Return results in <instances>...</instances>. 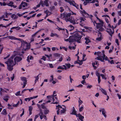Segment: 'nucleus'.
<instances>
[{"instance_id":"obj_13","label":"nucleus","mask_w":121,"mask_h":121,"mask_svg":"<svg viewBox=\"0 0 121 121\" xmlns=\"http://www.w3.org/2000/svg\"><path fill=\"white\" fill-rule=\"evenodd\" d=\"M39 115L40 116V118L42 120L43 118H44L45 120L47 119V118L46 116L44 114L41 110L40 111V112L39 114Z\"/></svg>"},{"instance_id":"obj_27","label":"nucleus","mask_w":121,"mask_h":121,"mask_svg":"<svg viewBox=\"0 0 121 121\" xmlns=\"http://www.w3.org/2000/svg\"><path fill=\"white\" fill-rule=\"evenodd\" d=\"M21 80L23 82V83H26L27 80L26 78L24 77H21Z\"/></svg>"},{"instance_id":"obj_32","label":"nucleus","mask_w":121,"mask_h":121,"mask_svg":"<svg viewBox=\"0 0 121 121\" xmlns=\"http://www.w3.org/2000/svg\"><path fill=\"white\" fill-rule=\"evenodd\" d=\"M45 13H46L47 15V17H48V16L50 15L51 14L50 12L48 10H46L45 11Z\"/></svg>"},{"instance_id":"obj_15","label":"nucleus","mask_w":121,"mask_h":121,"mask_svg":"<svg viewBox=\"0 0 121 121\" xmlns=\"http://www.w3.org/2000/svg\"><path fill=\"white\" fill-rule=\"evenodd\" d=\"M28 6V4L25 2H22L21 5L19 6V9H20L22 8H26Z\"/></svg>"},{"instance_id":"obj_49","label":"nucleus","mask_w":121,"mask_h":121,"mask_svg":"<svg viewBox=\"0 0 121 121\" xmlns=\"http://www.w3.org/2000/svg\"><path fill=\"white\" fill-rule=\"evenodd\" d=\"M30 98H25L24 99V100L25 101H29L31 99L30 98Z\"/></svg>"},{"instance_id":"obj_35","label":"nucleus","mask_w":121,"mask_h":121,"mask_svg":"<svg viewBox=\"0 0 121 121\" xmlns=\"http://www.w3.org/2000/svg\"><path fill=\"white\" fill-rule=\"evenodd\" d=\"M49 112L48 109H46L44 110V113L46 115L48 114Z\"/></svg>"},{"instance_id":"obj_45","label":"nucleus","mask_w":121,"mask_h":121,"mask_svg":"<svg viewBox=\"0 0 121 121\" xmlns=\"http://www.w3.org/2000/svg\"><path fill=\"white\" fill-rule=\"evenodd\" d=\"M84 28L88 30L89 31H91V30L92 28H90L89 27L87 26H85Z\"/></svg>"},{"instance_id":"obj_46","label":"nucleus","mask_w":121,"mask_h":121,"mask_svg":"<svg viewBox=\"0 0 121 121\" xmlns=\"http://www.w3.org/2000/svg\"><path fill=\"white\" fill-rule=\"evenodd\" d=\"M0 4L1 6H5L7 5V3L4 2L3 3L0 2Z\"/></svg>"},{"instance_id":"obj_33","label":"nucleus","mask_w":121,"mask_h":121,"mask_svg":"<svg viewBox=\"0 0 121 121\" xmlns=\"http://www.w3.org/2000/svg\"><path fill=\"white\" fill-rule=\"evenodd\" d=\"M1 113L4 115H6L7 113L6 109H4L1 112Z\"/></svg>"},{"instance_id":"obj_20","label":"nucleus","mask_w":121,"mask_h":121,"mask_svg":"<svg viewBox=\"0 0 121 121\" xmlns=\"http://www.w3.org/2000/svg\"><path fill=\"white\" fill-rule=\"evenodd\" d=\"M86 40L85 43L86 44H88V43L90 42V40L89 39L88 37H85L84 38Z\"/></svg>"},{"instance_id":"obj_16","label":"nucleus","mask_w":121,"mask_h":121,"mask_svg":"<svg viewBox=\"0 0 121 121\" xmlns=\"http://www.w3.org/2000/svg\"><path fill=\"white\" fill-rule=\"evenodd\" d=\"M8 37L9 39L11 40H18L19 41H21L22 39H20L17 38L13 36H9Z\"/></svg>"},{"instance_id":"obj_12","label":"nucleus","mask_w":121,"mask_h":121,"mask_svg":"<svg viewBox=\"0 0 121 121\" xmlns=\"http://www.w3.org/2000/svg\"><path fill=\"white\" fill-rule=\"evenodd\" d=\"M99 111L100 112H102V114L105 118L107 117V115L106 114V111L104 108H100L99 110Z\"/></svg>"},{"instance_id":"obj_63","label":"nucleus","mask_w":121,"mask_h":121,"mask_svg":"<svg viewBox=\"0 0 121 121\" xmlns=\"http://www.w3.org/2000/svg\"><path fill=\"white\" fill-rule=\"evenodd\" d=\"M41 108L43 109H46V107L44 106V105L43 104H42L41 105Z\"/></svg>"},{"instance_id":"obj_11","label":"nucleus","mask_w":121,"mask_h":121,"mask_svg":"<svg viewBox=\"0 0 121 121\" xmlns=\"http://www.w3.org/2000/svg\"><path fill=\"white\" fill-rule=\"evenodd\" d=\"M65 1L69 3L70 5H72L75 7L77 9H78V5L76 4L74 1L73 0H64Z\"/></svg>"},{"instance_id":"obj_55","label":"nucleus","mask_w":121,"mask_h":121,"mask_svg":"<svg viewBox=\"0 0 121 121\" xmlns=\"http://www.w3.org/2000/svg\"><path fill=\"white\" fill-rule=\"evenodd\" d=\"M65 65L68 68H69L71 66L70 64H65Z\"/></svg>"},{"instance_id":"obj_53","label":"nucleus","mask_w":121,"mask_h":121,"mask_svg":"<svg viewBox=\"0 0 121 121\" xmlns=\"http://www.w3.org/2000/svg\"><path fill=\"white\" fill-rule=\"evenodd\" d=\"M113 47L112 46V48H111L110 49L109 51V53H111L112 52V51L113 50Z\"/></svg>"},{"instance_id":"obj_8","label":"nucleus","mask_w":121,"mask_h":121,"mask_svg":"<svg viewBox=\"0 0 121 121\" xmlns=\"http://www.w3.org/2000/svg\"><path fill=\"white\" fill-rule=\"evenodd\" d=\"M74 20L75 21V23H76V22L77 24L78 23V22H80V24L82 26H83L85 23L86 19L85 18H81L80 19L77 18L75 20H74Z\"/></svg>"},{"instance_id":"obj_44","label":"nucleus","mask_w":121,"mask_h":121,"mask_svg":"<svg viewBox=\"0 0 121 121\" xmlns=\"http://www.w3.org/2000/svg\"><path fill=\"white\" fill-rule=\"evenodd\" d=\"M100 76L102 77L103 79H104L105 80L106 79V78L105 77V76L104 75L102 74H101Z\"/></svg>"},{"instance_id":"obj_28","label":"nucleus","mask_w":121,"mask_h":121,"mask_svg":"<svg viewBox=\"0 0 121 121\" xmlns=\"http://www.w3.org/2000/svg\"><path fill=\"white\" fill-rule=\"evenodd\" d=\"M92 64L93 67L94 68V69H95L96 68V66H95V65L97 66H98V62H97L96 61L95 62L93 63H92Z\"/></svg>"},{"instance_id":"obj_51","label":"nucleus","mask_w":121,"mask_h":121,"mask_svg":"<svg viewBox=\"0 0 121 121\" xmlns=\"http://www.w3.org/2000/svg\"><path fill=\"white\" fill-rule=\"evenodd\" d=\"M15 95L16 96H18L19 95H21L20 94V91H19L16 93Z\"/></svg>"},{"instance_id":"obj_29","label":"nucleus","mask_w":121,"mask_h":121,"mask_svg":"<svg viewBox=\"0 0 121 121\" xmlns=\"http://www.w3.org/2000/svg\"><path fill=\"white\" fill-rule=\"evenodd\" d=\"M79 111L80 112L82 111L84 109V107L83 105H82L81 106H79Z\"/></svg>"},{"instance_id":"obj_50","label":"nucleus","mask_w":121,"mask_h":121,"mask_svg":"<svg viewBox=\"0 0 121 121\" xmlns=\"http://www.w3.org/2000/svg\"><path fill=\"white\" fill-rule=\"evenodd\" d=\"M38 97V95L34 96L32 97H30V99H36Z\"/></svg>"},{"instance_id":"obj_7","label":"nucleus","mask_w":121,"mask_h":121,"mask_svg":"<svg viewBox=\"0 0 121 121\" xmlns=\"http://www.w3.org/2000/svg\"><path fill=\"white\" fill-rule=\"evenodd\" d=\"M22 47L23 50L26 51L30 48V44L26 42L21 40Z\"/></svg>"},{"instance_id":"obj_9","label":"nucleus","mask_w":121,"mask_h":121,"mask_svg":"<svg viewBox=\"0 0 121 121\" xmlns=\"http://www.w3.org/2000/svg\"><path fill=\"white\" fill-rule=\"evenodd\" d=\"M47 98L52 99L53 100V102H54L55 100L58 101L57 97V95L56 93V91H53V94L52 95L50 96H47Z\"/></svg>"},{"instance_id":"obj_64","label":"nucleus","mask_w":121,"mask_h":121,"mask_svg":"<svg viewBox=\"0 0 121 121\" xmlns=\"http://www.w3.org/2000/svg\"><path fill=\"white\" fill-rule=\"evenodd\" d=\"M119 16H121V10L120 11H118L117 12Z\"/></svg>"},{"instance_id":"obj_54","label":"nucleus","mask_w":121,"mask_h":121,"mask_svg":"<svg viewBox=\"0 0 121 121\" xmlns=\"http://www.w3.org/2000/svg\"><path fill=\"white\" fill-rule=\"evenodd\" d=\"M117 8L121 9V3H119L117 6Z\"/></svg>"},{"instance_id":"obj_14","label":"nucleus","mask_w":121,"mask_h":121,"mask_svg":"<svg viewBox=\"0 0 121 121\" xmlns=\"http://www.w3.org/2000/svg\"><path fill=\"white\" fill-rule=\"evenodd\" d=\"M48 0H45L44 1H41L40 2V4H41L42 7H43L45 5L46 6H48Z\"/></svg>"},{"instance_id":"obj_43","label":"nucleus","mask_w":121,"mask_h":121,"mask_svg":"<svg viewBox=\"0 0 121 121\" xmlns=\"http://www.w3.org/2000/svg\"><path fill=\"white\" fill-rule=\"evenodd\" d=\"M11 14V13H8L7 12H6L4 13V15H5V17L7 18L8 16L9 15Z\"/></svg>"},{"instance_id":"obj_61","label":"nucleus","mask_w":121,"mask_h":121,"mask_svg":"<svg viewBox=\"0 0 121 121\" xmlns=\"http://www.w3.org/2000/svg\"><path fill=\"white\" fill-rule=\"evenodd\" d=\"M20 29H21V27H19L18 26L17 27H16V28L15 29L16 30H20Z\"/></svg>"},{"instance_id":"obj_52","label":"nucleus","mask_w":121,"mask_h":121,"mask_svg":"<svg viewBox=\"0 0 121 121\" xmlns=\"http://www.w3.org/2000/svg\"><path fill=\"white\" fill-rule=\"evenodd\" d=\"M96 75L98 77H100V74L98 72H96Z\"/></svg>"},{"instance_id":"obj_57","label":"nucleus","mask_w":121,"mask_h":121,"mask_svg":"<svg viewBox=\"0 0 121 121\" xmlns=\"http://www.w3.org/2000/svg\"><path fill=\"white\" fill-rule=\"evenodd\" d=\"M46 58V57L44 56H42V58H41V59L43 60L44 61H45Z\"/></svg>"},{"instance_id":"obj_2","label":"nucleus","mask_w":121,"mask_h":121,"mask_svg":"<svg viewBox=\"0 0 121 121\" xmlns=\"http://www.w3.org/2000/svg\"><path fill=\"white\" fill-rule=\"evenodd\" d=\"M71 14L76 15V14L72 11L71 13H61L60 17L61 19L65 20L67 22L69 21L73 24H75V21L74 20L72 17L71 16Z\"/></svg>"},{"instance_id":"obj_37","label":"nucleus","mask_w":121,"mask_h":121,"mask_svg":"<svg viewBox=\"0 0 121 121\" xmlns=\"http://www.w3.org/2000/svg\"><path fill=\"white\" fill-rule=\"evenodd\" d=\"M73 110L72 113H71V114L74 115H76H76L77 114H76V111L74 109V107H73Z\"/></svg>"},{"instance_id":"obj_36","label":"nucleus","mask_w":121,"mask_h":121,"mask_svg":"<svg viewBox=\"0 0 121 121\" xmlns=\"http://www.w3.org/2000/svg\"><path fill=\"white\" fill-rule=\"evenodd\" d=\"M43 29H40L38 31H37V32H35L34 34L33 35H32V37H34V36H35L39 32H40V31H41L42 30H43Z\"/></svg>"},{"instance_id":"obj_4","label":"nucleus","mask_w":121,"mask_h":121,"mask_svg":"<svg viewBox=\"0 0 121 121\" xmlns=\"http://www.w3.org/2000/svg\"><path fill=\"white\" fill-rule=\"evenodd\" d=\"M104 51H102V52H95L94 54L97 55L98 57L95 58V59H97L99 60L102 62H104V60H108V62H110V60H108V58L105 56V55L104 54Z\"/></svg>"},{"instance_id":"obj_30","label":"nucleus","mask_w":121,"mask_h":121,"mask_svg":"<svg viewBox=\"0 0 121 121\" xmlns=\"http://www.w3.org/2000/svg\"><path fill=\"white\" fill-rule=\"evenodd\" d=\"M56 29H57L59 31H60V30H64L66 31V30L65 29H62L61 28H59V27L57 26L56 28Z\"/></svg>"},{"instance_id":"obj_21","label":"nucleus","mask_w":121,"mask_h":121,"mask_svg":"<svg viewBox=\"0 0 121 121\" xmlns=\"http://www.w3.org/2000/svg\"><path fill=\"white\" fill-rule=\"evenodd\" d=\"M8 89H3L2 88H0V92L1 95L2 94V93H3L4 92H6V91H8Z\"/></svg>"},{"instance_id":"obj_19","label":"nucleus","mask_w":121,"mask_h":121,"mask_svg":"<svg viewBox=\"0 0 121 121\" xmlns=\"http://www.w3.org/2000/svg\"><path fill=\"white\" fill-rule=\"evenodd\" d=\"M63 66L64 67H63L61 66H59L57 68L58 69H65L66 70L67 69V68L66 67L65 65H63Z\"/></svg>"},{"instance_id":"obj_34","label":"nucleus","mask_w":121,"mask_h":121,"mask_svg":"<svg viewBox=\"0 0 121 121\" xmlns=\"http://www.w3.org/2000/svg\"><path fill=\"white\" fill-rule=\"evenodd\" d=\"M39 75H38L37 76H36L35 77V83L38 81L39 79Z\"/></svg>"},{"instance_id":"obj_47","label":"nucleus","mask_w":121,"mask_h":121,"mask_svg":"<svg viewBox=\"0 0 121 121\" xmlns=\"http://www.w3.org/2000/svg\"><path fill=\"white\" fill-rule=\"evenodd\" d=\"M59 57H60L59 59V60H57V61L61 62L62 61L63 59L62 55H61V56H60Z\"/></svg>"},{"instance_id":"obj_25","label":"nucleus","mask_w":121,"mask_h":121,"mask_svg":"<svg viewBox=\"0 0 121 121\" xmlns=\"http://www.w3.org/2000/svg\"><path fill=\"white\" fill-rule=\"evenodd\" d=\"M33 107L31 106H30L29 107V114L30 115L32 114V111L33 109Z\"/></svg>"},{"instance_id":"obj_17","label":"nucleus","mask_w":121,"mask_h":121,"mask_svg":"<svg viewBox=\"0 0 121 121\" xmlns=\"http://www.w3.org/2000/svg\"><path fill=\"white\" fill-rule=\"evenodd\" d=\"M15 60L14 62L16 63V62H19L22 60V58L21 57H19L17 56L14 59Z\"/></svg>"},{"instance_id":"obj_3","label":"nucleus","mask_w":121,"mask_h":121,"mask_svg":"<svg viewBox=\"0 0 121 121\" xmlns=\"http://www.w3.org/2000/svg\"><path fill=\"white\" fill-rule=\"evenodd\" d=\"M17 52L14 51L12 56L8 60L5 62V63L7 65V69L9 71H12L13 69V67L15 65L16 63L14 62L13 59L14 57L17 54Z\"/></svg>"},{"instance_id":"obj_48","label":"nucleus","mask_w":121,"mask_h":121,"mask_svg":"<svg viewBox=\"0 0 121 121\" xmlns=\"http://www.w3.org/2000/svg\"><path fill=\"white\" fill-rule=\"evenodd\" d=\"M98 37H99L102 38V35L101 33L99 32L98 34Z\"/></svg>"},{"instance_id":"obj_23","label":"nucleus","mask_w":121,"mask_h":121,"mask_svg":"<svg viewBox=\"0 0 121 121\" xmlns=\"http://www.w3.org/2000/svg\"><path fill=\"white\" fill-rule=\"evenodd\" d=\"M100 90L103 94L105 95H107V93L106 92V91L105 90L103 89L102 88L100 89Z\"/></svg>"},{"instance_id":"obj_18","label":"nucleus","mask_w":121,"mask_h":121,"mask_svg":"<svg viewBox=\"0 0 121 121\" xmlns=\"http://www.w3.org/2000/svg\"><path fill=\"white\" fill-rule=\"evenodd\" d=\"M81 13L85 17H87L89 16V15L84 10L81 11Z\"/></svg>"},{"instance_id":"obj_26","label":"nucleus","mask_w":121,"mask_h":121,"mask_svg":"<svg viewBox=\"0 0 121 121\" xmlns=\"http://www.w3.org/2000/svg\"><path fill=\"white\" fill-rule=\"evenodd\" d=\"M50 36L51 37H53L54 36H56L57 37H59V35L57 34L56 33H52L51 34Z\"/></svg>"},{"instance_id":"obj_41","label":"nucleus","mask_w":121,"mask_h":121,"mask_svg":"<svg viewBox=\"0 0 121 121\" xmlns=\"http://www.w3.org/2000/svg\"><path fill=\"white\" fill-rule=\"evenodd\" d=\"M48 100H48L45 102V103H43L44 104H47L48 103H50L51 102V100H52V99H49V98H48Z\"/></svg>"},{"instance_id":"obj_31","label":"nucleus","mask_w":121,"mask_h":121,"mask_svg":"<svg viewBox=\"0 0 121 121\" xmlns=\"http://www.w3.org/2000/svg\"><path fill=\"white\" fill-rule=\"evenodd\" d=\"M11 17L13 19H16L17 18L18 16L15 14H13L11 16Z\"/></svg>"},{"instance_id":"obj_22","label":"nucleus","mask_w":121,"mask_h":121,"mask_svg":"<svg viewBox=\"0 0 121 121\" xmlns=\"http://www.w3.org/2000/svg\"><path fill=\"white\" fill-rule=\"evenodd\" d=\"M33 58L32 56H28L27 59V60L28 62H30V60H33Z\"/></svg>"},{"instance_id":"obj_56","label":"nucleus","mask_w":121,"mask_h":121,"mask_svg":"<svg viewBox=\"0 0 121 121\" xmlns=\"http://www.w3.org/2000/svg\"><path fill=\"white\" fill-rule=\"evenodd\" d=\"M22 110H23V112L20 115L21 117H22V116L24 114V110L23 108H22Z\"/></svg>"},{"instance_id":"obj_60","label":"nucleus","mask_w":121,"mask_h":121,"mask_svg":"<svg viewBox=\"0 0 121 121\" xmlns=\"http://www.w3.org/2000/svg\"><path fill=\"white\" fill-rule=\"evenodd\" d=\"M102 38L98 37V38H97L96 39V40H97L99 41H100L101 40Z\"/></svg>"},{"instance_id":"obj_59","label":"nucleus","mask_w":121,"mask_h":121,"mask_svg":"<svg viewBox=\"0 0 121 121\" xmlns=\"http://www.w3.org/2000/svg\"><path fill=\"white\" fill-rule=\"evenodd\" d=\"M92 86L91 85H88L87 86V88H88L90 89L92 87Z\"/></svg>"},{"instance_id":"obj_6","label":"nucleus","mask_w":121,"mask_h":121,"mask_svg":"<svg viewBox=\"0 0 121 121\" xmlns=\"http://www.w3.org/2000/svg\"><path fill=\"white\" fill-rule=\"evenodd\" d=\"M63 107L59 104L56 105V109H58L57 111V115L60 114H60H61L62 113H64L66 111V107L64 105H62Z\"/></svg>"},{"instance_id":"obj_1","label":"nucleus","mask_w":121,"mask_h":121,"mask_svg":"<svg viewBox=\"0 0 121 121\" xmlns=\"http://www.w3.org/2000/svg\"><path fill=\"white\" fill-rule=\"evenodd\" d=\"M82 31H76L73 33V35L70 36L68 39H65L66 41H69V42H71L75 41H77L78 43H81V39L82 36L80 34H82Z\"/></svg>"},{"instance_id":"obj_10","label":"nucleus","mask_w":121,"mask_h":121,"mask_svg":"<svg viewBox=\"0 0 121 121\" xmlns=\"http://www.w3.org/2000/svg\"><path fill=\"white\" fill-rule=\"evenodd\" d=\"M108 27L109 28L107 29L106 31L112 36V34L114 33L113 26H111L110 24H109Z\"/></svg>"},{"instance_id":"obj_42","label":"nucleus","mask_w":121,"mask_h":121,"mask_svg":"<svg viewBox=\"0 0 121 121\" xmlns=\"http://www.w3.org/2000/svg\"><path fill=\"white\" fill-rule=\"evenodd\" d=\"M51 78L50 79L49 81L50 82H52V81L54 80L53 76V75H51L50 76Z\"/></svg>"},{"instance_id":"obj_62","label":"nucleus","mask_w":121,"mask_h":121,"mask_svg":"<svg viewBox=\"0 0 121 121\" xmlns=\"http://www.w3.org/2000/svg\"><path fill=\"white\" fill-rule=\"evenodd\" d=\"M56 49L58 50V49L57 48H56L55 47H53L52 48V51H54Z\"/></svg>"},{"instance_id":"obj_5","label":"nucleus","mask_w":121,"mask_h":121,"mask_svg":"<svg viewBox=\"0 0 121 121\" xmlns=\"http://www.w3.org/2000/svg\"><path fill=\"white\" fill-rule=\"evenodd\" d=\"M97 13V11L95 12V13L94 15L96 17L97 19L98 20L99 22L100 23H99L97 24L96 22V21H93L92 20V19H91L94 25H95V23L97 24L96 27L97 30H99V31H102L104 30V28L103 27L104 22L102 20L100 19L97 16L96 14Z\"/></svg>"},{"instance_id":"obj_38","label":"nucleus","mask_w":121,"mask_h":121,"mask_svg":"<svg viewBox=\"0 0 121 121\" xmlns=\"http://www.w3.org/2000/svg\"><path fill=\"white\" fill-rule=\"evenodd\" d=\"M78 106H80L83 103V101L80 99L78 101Z\"/></svg>"},{"instance_id":"obj_58","label":"nucleus","mask_w":121,"mask_h":121,"mask_svg":"<svg viewBox=\"0 0 121 121\" xmlns=\"http://www.w3.org/2000/svg\"><path fill=\"white\" fill-rule=\"evenodd\" d=\"M69 48L71 49H75V47L74 46L71 47L70 46H69Z\"/></svg>"},{"instance_id":"obj_39","label":"nucleus","mask_w":121,"mask_h":121,"mask_svg":"<svg viewBox=\"0 0 121 121\" xmlns=\"http://www.w3.org/2000/svg\"><path fill=\"white\" fill-rule=\"evenodd\" d=\"M13 4V1H10L9 3L7 4V5L9 6H12Z\"/></svg>"},{"instance_id":"obj_24","label":"nucleus","mask_w":121,"mask_h":121,"mask_svg":"<svg viewBox=\"0 0 121 121\" xmlns=\"http://www.w3.org/2000/svg\"><path fill=\"white\" fill-rule=\"evenodd\" d=\"M61 54L58 53H55L53 54V57L55 58H59L61 56Z\"/></svg>"},{"instance_id":"obj_40","label":"nucleus","mask_w":121,"mask_h":121,"mask_svg":"<svg viewBox=\"0 0 121 121\" xmlns=\"http://www.w3.org/2000/svg\"><path fill=\"white\" fill-rule=\"evenodd\" d=\"M65 29L66 30V31L64 30H62V32L63 34H65V35H67L68 34V31L66 29Z\"/></svg>"}]
</instances>
